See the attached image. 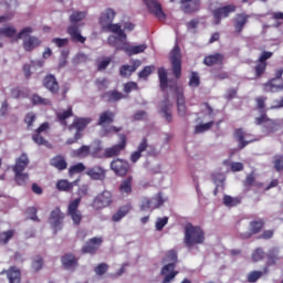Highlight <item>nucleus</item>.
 I'll return each mask as SVG.
<instances>
[{
	"label": "nucleus",
	"mask_w": 283,
	"mask_h": 283,
	"mask_svg": "<svg viewBox=\"0 0 283 283\" xmlns=\"http://www.w3.org/2000/svg\"><path fill=\"white\" fill-rule=\"evenodd\" d=\"M238 10L235 4H227L224 7H219L212 11V17L214 19V25H220L222 19H229L233 12Z\"/></svg>",
	"instance_id": "obj_7"
},
{
	"label": "nucleus",
	"mask_w": 283,
	"mask_h": 283,
	"mask_svg": "<svg viewBox=\"0 0 283 283\" xmlns=\"http://www.w3.org/2000/svg\"><path fill=\"white\" fill-rule=\"evenodd\" d=\"M222 61H224V55L214 53L205 56L203 65H207V67H213V65H222Z\"/></svg>",
	"instance_id": "obj_30"
},
{
	"label": "nucleus",
	"mask_w": 283,
	"mask_h": 283,
	"mask_svg": "<svg viewBox=\"0 0 283 283\" xmlns=\"http://www.w3.org/2000/svg\"><path fill=\"white\" fill-rule=\"evenodd\" d=\"M264 229V219H256L254 221L250 222V231L251 233H247L245 235H242L243 239H249L252 235H255L256 233H260Z\"/></svg>",
	"instance_id": "obj_31"
},
{
	"label": "nucleus",
	"mask_w": 283,
	"mask_h": 283,
	"mask_svg": "<svg viewBox=\"0 0 283 283\" xmlns=\"http://www.w3.org/2000/svg\"><path fill=\"white\" fill-rule=\"evenodd\" d=\"M81 206V198H76L75 200L71 201L67 207V216L71 217L73 223L78 227L81 224V220H83V213L78 210Z\"/></svg>",
	"instance_id": "obj_10"
},
{
	"label": "nucleus",
	"mask_w": 283,
	"mask_h": 283,
	"mask_svg": "<svg viewBox=\"0 0 283 283\" xmlns=\"http://www.w3.org/2000/svg\"><path fill=\"white\" fill-rule=\"evenodd\" d=\"M114 202V197L109 190H104L103 192L98 193L93 200V208L94 209H105L109 207Z\"/></svg>",
	"instance_id": "obj_9"
},
{
	"label": "nucleus",
	"mask_w": 283,
	"mask_h": 283,
	"mask_svg": "<svg viewBox=\"0 0 283 283\" xmlns=\"http://www.w3.org/2000/svg\"><path fill=\"white\" fill-rule=\"evenodd\" d=\"M132 211V206L130 203H126L122 207L118 208V210L112 216V221L113 222H120L122 218H125L127 213Z\"/></svg>",
	"instance_id": "obj_36"
},
{
	"label": "nucleus",
	"mask_w": 283,
	"mask_h": 283,
	"mask_svg": "<svg viewBox=\"0 0 283 283\" xmlns=\"http://www.w3.org/2000/svg\"><path fill=\"white\" fill-rule=\"evenodd\" d=\"M176 2V0H170V3ZM181 10L186 14H191V12H198L200 10V0H180Z\"/></svg>",
	"instance_id": "obj_17"
},
{
	"label": "nucleus",
	"mask_w": 283,
	"mask_h": 283,
	"mask_svg": "<svg viewBox=\"0 0 283 283\" xmlns=\"http://www.w3.org/2000/svg\"><path fill=\"white\" fill-rule=\"evenodd\" d=\"M31 102H32V105H43V106L52 105V101L45 97H41V95L39 94H33L31 96Z\"/></svg>",
	"instance_id": "obj_46"
},
{
	"label": "nucleus",
	"mask_w": 283,
	"mask_h": 283,
	"mask_svg": "<svg viewBox=\"0 0 283 283\" xmlns=\"http://www.w3.org/2000/svg\"><path fill=\"white\" fill-rule=\"evenodd\" d=\"M264 92H280L283 90V78H275L268 81L265 84H263Z\"/></svg>",
	"instance_id": "obj_24"
},
{
	"label": "nucleus",
	"mask_w": 283,
	"mask_h": 283,
	"mask_svg": "<svg viewBox=\"0 0 283 283\" xmlns=\"http://www.w3.org/2000/svg\"><path fill=\"white\" fill-rule=\"evenodd\" d=\"M67 34L73 43H85L87 41V38L81 34V29L76 24H71L67 28Z\"/></svg>",
	"instance_id": "obj_20"
},
{
	"label": "nucleus",
	"mask_w": 283,
	"mask_h": 283,
	"mask_svg": "<svg viewBox=\"0 0 283 283\" xmlns=\"http://www.w3.org/2000/svg\"><path fill=\"white\" fill-rule=\"evenodd\" d=\"M156 70V66H145L139 73L138 77L139 78H148L150 76L151 72Z\"/></svg>",
	"instance_id": "obj_62"
},
{
	"label": "nucleus",
	"mask_w": 283,
	"mask_h": 283,
	"mask_svg": "<svg viewBox=\"0 0 283 283\" xmlns=\"http://www.w3.org/2000/svg\"><path fill=\"white\" fill-rule=\"evenodd\" d=\"M138 67H140V61L135 62L133 65H122L119 69V74L123 78H127L128 76L134 74V72H136Z\"/></svg>",
	"instance_id": "obj_34"
},
{
	"label": "nucleus",
	"mask_w": 283,
	"mask_h": 283,
	"mask_svg": "<svg viewBox=\"0 0 283 283\" xmlns=\"http://www.w3.org/2000/svg\"><path fill=\"white\" fill-rule=\"evenodd\" d=\"M159 87L163 92L168 87L169 80L167 77V70L165 67L158 69Z\"/></svg>",
	"instance_id": "obj_40"
},
{
	"label": "nucleus",
	"mask_w": 283,
	"mask_h": 283,
	"mask_svg": "<svg viewBox=\"0 0 283 283\" xmlns=\"http://www.w3.org/2000/svg\"><path fill=\"white\" fill-rule=\"evenodd\" d=\"M115 118H116V114H114V112L104 111L99 114V117L97 119V125L99 127H104V125H112Z\"/></svg>",
	"instance_id": "obj_29"
},
{
	"label": "nucleus",
	"mask_w": 283,
	"mask_h": 283,
	"mask_svg": "<svg viewBox=\"0 0 283 283\" xmlns=\"http://www.w3.org/2000/svg\"><path fill=\"white\" fill-rule=\"evenodd\" d=\"M168 103V99H166V103L165 105L161 106V114L164 116V118H166L167 123H171V120H174V117L171 115V111L169 109V104Z\"/></svg>",
	"instance_id": "obj_52"
},
{
	"label": "nucleus",
	"mask_w": 283,
	"mask_h": 283,
	"mask_svg": "<svg viewBox=\"0 0 283 283\" xmlns=\"http://www.w3.org/2000/svg\"><path fill=\"white\" fill-rule=\"evenodd\" d=\"M63 220H65V214L61 211V208H55L51 211L49 222L54 230V233L63 229Z\"/></svg>",
	"instance_id": "obj_13"
},
{
	"label": "nucleus",
	"mask_w": 283,
	"mask_h": 283,
	"mask_svg": "<svg viewBox=\"0 0 283 283\" xmlns=\"http://www.w3.org/2000/svg\"><path fill=\"white\" fill-rule=\"evenodd\" d=\"M114 19H116V11L114 9H106L99 17V24L102 25V30L111 23H114Z\"/></svg>",
	"instance_id": "obj_25"
},
{
	"label": "nucleus",
	"mask_w": 283,
	"mask_h": 283,
	"mask_svg": "<svg viewBox=\"0 0 283 283\" xmlns=\"http://www.w3.org/2000/svg\"><path fill=\"white\" fill-rule=\"evenodd\" d=\"M146 8H148V12L154 14L158 21H166L167 14L163 11V6L158 0H144Z\"/></svg>",
	"instance_id": "obj_11"
},
{
	"label": "nucleus",
	"mask_w": 283,
	"mask_h": 283,
	"mask_svg": "<svg viewBox=\"0 0 283 283\" xmlns=\"http://www.w3.org/2000/svg\"><path fill=\"white\" fill-rule=\"evenodd\" d=\"M103 244V239L101 237H94L90 239L85 245L82 248V253H88L90 255H95V253L101 249Z\"/></svg>",
	"instance_id": "obj_16"
},
{
	"label": "nucleus",
	"mask_w": 283,
	"mask_h": 283,
	"mask_svg": "<svg viewBox=\"0 0 283 283\" xmlns=\"http://www.w3.org/2000/svg\"><path fill=\"white\" fill-rule=\"evenodd\" d=\"M102 98H104L106 103H116L122 101V98H125V95L118 91H107L103 93Z\"/></svg>",
	"instance_id": "obj_35"
},
{
	"label": "nucleus",
	"mask_w": 283,
	"mask_h": 283,
	"mask_svg": "<svg viewBox=\"0 0 283 283\" xmlns=\"http://www.w3.org/2000/svg\"><path fill=\"white\" fill-rule=\"evenodd\" d=\"M32 269H34L35 271H41V269H43V258L35 256L32 262Z\"/></svg>",
	"instance_id": "obj_64"
},
{
	"label": "nucleus",
	"mask_w": 283,
	"mask_h": 283,
	"mask_svg": "<svg viewBox=\"0 0 283 283\" xmlns=\"http://www.w3.org/2000/svg\"><path fill=\"white\" fill-rule=\"evenodd\" d=\"M42 85L48 90V92H50V94H53V96H56L61 90L59 81L53 74H46L42 81Z\"/></svg>",
	"instance_id": "obj_14"
},
{
	"label": "nucleus",
	"mask_w": 283,
	"mask_h": 283,
	"mask_svg": "<svg viewBox=\"0 0 283 283\" xmlns=\"http://www.w3.org/2000/svg\"><path fill=\"white\" fill-rule=\"evenodd\" d=\"M0 34L2 36H7L8 39H12V36H14V34H17V29L14 27L1 28Z\"/></svg>",
	"instance_id": "obj_56"
},
{
	"label": "nucleus",
	"mask_w": 283,
	"mask_h": 283,
	"mask_svg": "<svg viewBox=\"0 0 283 283\" xmlns=\"http://www.w3.org/2000/svg\"><path fill=\"white\" fill-rule=\"evenodd\" d=\"M91 156L93 158H98L101 160L105 159V150L103 149L102 146H97L93 149V151L91 153Z\"/></svg>",
	"instance_id": "obj_60"
},
{
	"label": "nucleus",
	"mask_w": 283,
	"mask_h": 283,
	"mask_svg": "<svg viewBox=\"0 0 283 283\" xmlns=\"http://www.w3.org/2000/svg\"><path fill=\"white\" fill-rule=\"evenodd\" d=\"M117 52H125L128 56H134L136 54H143L147 50L146 44H139V45H129L127 43V39L122 43V45H117L115 49Z\"/></svg>",
	"instance_id": "obj_12"
},
{
	"label": "nucleus",
	"mask_w": 283,
	"mask_h": 283,
	"mask_svg": "<svg viewBox=\"0 0 283 283\" xmlns=\"http://www.w3.org/2000/svg\"><path fill=\"white\" fill-rule=\"evenodd\" d=\"M14 238V230H7L0 233V244H8Z\"/></svg>",
	"instance_id": "obj_49"
},
{
	"label": "nucleus",
	"mask_w": 283,
	"mask_h": 283,
	"mask_svg": "<svg viewBox=\"0 0 283 283\" xmlns=\"http://www.w3.org/2000/svg\"><path fill=\"white\" fill-rule=\"evenodd\" d=\"M87 17V13L85 11H74L70 15V21L71 23H78V21H83Z\"/></svg>",
	"instance_id": "obj_50"
},
{
	"label": "nucleus",
	"mask_w": 283,
	"mask_h": 283,
	"mask_svg": "<svg viewBox=\"0 0 283 283\" xmlns=\"http://www.w3.org/2000/svg\"><path fill=\"white\" fill-rule=\"evenodd\" d=\"M214 122H208L206 124H200L195 127V134H203V132H209L213 127Z\"/></svg>",
	"instance_id": "obj_53"
},
{
	"label": "nucleus",
	"mask_w": 283,
	"mask_h": 283,
	"mask_svg": "<svg viewBox=\"0 0 283 283\" xmlns=\"http://www.w3.org/2000/svg\"><path fill=\"white\" fill-rule=\"evenodd\" d=\"M166 262H171L161 268L160 274L164 276L163 283H170L176 280V275H178V271H176V263L178 262V252L176 250H170L167 252Z\"/></svg>",
	"instance_id": "obj_2"
},
{
	"label": "nucleus",
	"mask_w": 283,
	"mask_h": 283,
	"mask_svg": "<svg viewBox=\"0 0 283 283\" xmlns=\"http://www.w3.org/2000/svg\"><path fill=\"white\" fill-rule=\"evenodd\" d=\"M147 147H149V142L147 140V137H144L142 142L139 143L137 150H135L130 155V161L138 163L140 158H143V151H147Z\"/></svg>",
	"instance_id": "obj_28"
},
{
	"label": "nucleus",
	"mask_w": 283,
	"mask_h": 283,
	"mask_svg": "<svg viewBox=\"0 0 283 283\" xmlns=\"http://www.w3.org/2000/svg\"><path fill=\"white\" fill-rule=\"evenodd\" d=\"M249 19H251V15H249L247 13L235 14V17L233 19V28H234V32H237V34H242V30H244V25H247V23H249Z\"/></svg>",
	"instance_id": "obj_18"
},
{
	"label": "nucleus",
	"mask_w": 283,
	"mask_h": 283,
	"mask_svg": "<svg viewBox=\"0 0 283 283\" xmlns=\"http://www.w3.org/2000/svg\"><path fill=\"white\" fill-rule=\"evenodd\" d=\"M169 61L174 76L180 78L182 76V53H180V45L176 44L170 51Z\"/></svg>",
	"instance_id": "obj_4"
},
{
	"label": "nucleus",
	"mask_w": 283,
	"mask_h": 283,
	"mask_svg": "<svg viewBox=\"0 0 283 283\" xmlns=\"http://www.w3.org/2000/svg\"><path fill=\"white\" fill-rule=\"evenodd\" d=\"M266 258L270 265L276 264L277 260H280V252L277 249L273 248L269 250Z\"/></svg>",
	"instance_id": "obj_48"
},
{
	"label": "nucleus",
	"mask_w": 283,
	"mask_h": 283,
	"mask_svg": "<svg viewBox=\"0 0 283 283\" xmlns=\"http://www.w3.org/2000/svg\"><path fill=\"white\" fill-rule=\"evenodd\" d=\"M61 263L64 269L67 271H74L78 266V259L73 253H65L61 258Z\"/></svg>",
	"instance_id": "obj_19"
},
{
	"label": "nucleus",
	"mask_w": 283,
	"mask_h": 283,
	"mask_svg": "<svg viewBox=\"0 0 283 283\" xmlns=\"http://www.w3.org/2000/svg\"><path fill=\"white\" fill-rule=\"evenodd\" d=\"M127 149V136L119 135V143L104 149V159L116 158Z\"/></svg>",
	"instance_id": "obj_5"
},
{
	"label": "nucleus",
	"mask_w": 283,
	"mask_h": 283,
	"mask_svg": "<svg viewBox=\"0 0 283 283\" xmlns=\"http://www.w3.org/2000/svg\"><path fill=\"white\" fill-rule=\"evenodd\" d=\"M1 274H7L9 283H21V270L17 268V265H12L8 270H3Z\"/></svg>",
	"instance_id": "obj_22"
},
{
	"label": "nucleus",
	"mask_w": 283,
	"mask_h": 283,
	"mask_svg": "<svg viewBox=\"0 0 283 283\" xmlns=\"http://www.w3.org/2000/svg\"><path fill=\"white\" fill-rule=\"evenodd\" d=\"M14 180L19 187H25L28 180H30V175L23 171H14Z\"/></svg>",
	"instance_id": "obj_41"
},
{
	"label": "nucleus",
	"mask_w": 283,
	"mask_h": 283,
	"mask_svg": "<svg viewBox=\"0 0 283 283\" xmlns=\"http://www.w3.org/2000/svg\"><path fill=\"white\" fill-rule=\"evenodd\" d=\"M273 56V52L271 51H263L260 57L256 61V64L254 66V76L255 78H262V75L266 72V67L269 63V59Z\"/></svg>",
	"instance_id": "obj_8"
},
{
	"label": "nucleus",
	"mask_w": 283,
	"mask_h": 283,
	"mask_svg": "<svg viewBox=\"0 0 283 283\" xmlns=\"http://www.w3.org/2000/svg\"><path fill=\"white\" fill-rule=\"evenodd\" d=\"M111 169L116 176H127L129 171V163L127 160L116 158L111 163Z\"/></svg>",
	"instance_id": "obj_15"
},
{
	"label": "nucleus",
	"mask_w": 283,
	"mask_h": 283,
	"mask_svg": "<svg viewBox=\"0 0 283 283\" xmlns=\"http://www.w3.org/2000/svg\"><path fill=\"white\" fill-rule=\"evenodd\" d=\"M30 165V159L25 153H22L20 157L15 160V165L13 166V171H25Z\"/></svg>",
	"instance_id": "obj_33"
},
{
	"label": "nucleus",
	"mask_w": 283,
	"mask_h": 283,
	"mask_svg": "<svg viewBox=\"0 0 283 283\" xmlns=\"http://www.w3.org/2000/svg\"><path fill=\"white\" fill-rule=\"evenodd\" d=\"M243 187L249 189L250 187H256L258 189H262L264 185L262 182H258L255 179V172H250L243 181Z\"/></svg>",
	"instance_id": "obj_37"
},
{
	"label": "nucleus",
	"mask_w": 283,
	"mask_h": 283,
	"mask_svg": "<svg viewBox=\"0 0 283 283\" xmlns=\"http://www.w3.org/2000/svg\"><path fill=\"white\" fill-rule=\"evenodd\" d=\"M189 86L190 87H199L200 86V76H198V73L192 72L190 80H189Z\"/></svg>",
	"instance_id": "obj_63"
},
{
	"label": "nucleus",
	"mask_w": 283,
	"mask_h": 283,
	"mask_svg": "<svg viewBox=\"0 0 283 283\" xmlns=\"http://www.w3.org/2000/svg\"><path fill=\"white\" fill-rule=\"evenodd\" d=\"M242 198L240 197H231L229 195L223 196V205L226 207H238V205H241Z\"/></svg>",
	"instance_id": "obj_44"
},
{
	"label": "nucleus",
	"mask_w": 283,
	"mask_h": 283,
	"mask_svg": "<svg viewBox=\"0 0 283 283\" xmlns=\"http://www.w3.org/2000/svg\"><path fill=\"white\" fill-rule=\"evenodd\" d=\"M273 166L275 171H283V155H275L273 157Z\"/></svg>",
	"instance_id": "obj_57"
},
{
	"label": "nucleus",
	"mask_w": 283,
	"mask_h": 283,
	"mask_svg": "<svg viewBox=\"0 0 283 283\" xmlns=\"http://www.w3.org/2000/svg\"><path fill=\"white\" fill-rule=\"evenodd\" d=\"M91 148L87 145H83L80 148L72 151L74 158H87L90 156Z\"/></svg>",
	"instance_id": "obj_45"
},
{
	"label": "nucleus",
	"mask_w": 283,
	"mask_h": 283,
	"mask_svg": "<svg viewBox=\"0 0 283 283\" xmlns=\"http://www.w3.org/2000/svg\"><path fill=\"white\" fill-rule=\"evenodd\" d=\"M266 101L268 97L266 96H258L255 98V109L260 113V116H262L263 114H266Z\"/></svg>",
	"instance_id": "obj_43"
},
{
	"label": "nucleus",
	"mask_w": 283,
	"mask_h": 283,
	"mask_svg": "<svg viewBox=\"0 0 283 283\" xmlns=\"http://www.w3.org/2000/svg\"><path fill=\"white\" fill-rule=\"evenodd\" d=\"M233 136H234L237 143H239L238 144L239 150L244 149V147H247V145H251V143H255V139H250V140L244 139V138H247V135H245L243 128H237L233 133Z\"/></svg>",
	"instance_id": "obj_21"
},
{
	"label": "nucleus",
	"mask_w": 283,
	"mask_h": 283,
	"mask_svg": "<svg viewBox=\"0 0 283 283\" xmlns=\"http://www.w3.org/2000/svg\"><path fill=\"white\" fill-rule=\"evenodd\" d=\"M184 242L188 249L196 244H205V230L200 226L186 224Z\"/></svg>",
	"instance_id": "obj_1"
},
{
	"label": "nucleus",
	"mask_w": 283,
	"mask_h": 283,
	"mask_svg": "<svg viewBox=\"0 0 283 283\" xmlns=\"http://www.w3.org/2000/svg\"><path fill=\"white\" fill-rule=\"evenodd\" d=\"M103 30L105 32H113V34H117L109 35L107 38L108 45H111V48H115V50L118 48V45H122L123 42L127 41V33H125V30H123L118 23H111Z\"/></svg>",
	"instance_id": "obj_3"
},
{
	"label": "nucleus",
	"mask_w": 283,
	"mask_h": 283,
	"mask_svg": "<svg viewBox=\"0 0 283 283\" xmlns=\"http://www.w3.org/2000/svg\"><path fill=\"white\" fill-rule=\"evenodd\" d=\"M41 39L34 35H29L23 40V49L25 52H33L36 48H41Z\"/></svg>",
	"instance_id": "obj_26"
},
{
	"label": "nucleus",
	"mask_w": 283,
	"mask_h": 283,
	"mask_svg": "<svg viewBox=\"0 0 283 283\" xmlns=\"http://www.w3.org/2000/svg\"><path fill=\"white\" fill-rule=\"evenodd\" d=\"M254 123L255 125H263V129L268 135L275 134V132H279L280 129V123L275 119H271L266 113L255 117Z\"/></svg>",
	"instance_id": "obj_6"
},
{
	"label": "nucleus",
	"mask_w": 283,
	"mask_h": 283,
	"mask_svg": "<svg viewBox=\"0 0 283 283\" xmlns=\"http://www.w3.org/2000/svg\"><path fill=\"white\" fill-rule=\"evenodd\" d=\"M72 116H74V111L72 109V106H69L66 111L56 113V118L59 123L64 125V127H67L66 118H72Z\"/></svg>",
	"instance_id": "obj_38"
},
{
	"label": "nucleus",
	"mask_w": 283,
	"mask_h": 283,
	"mask_svg": "<svg viewBox=\"0 0 283 283\" xmlns=\"http://www.w3.org/2000/svg\"><path fill=\"white\" fill-rule=\"evenodd\" d=\"M50 165L59 171H64V169H67V161L62 155H56L55 157L51 158Z\"/></svg>",
	"instance_id": "obj_32"
},
{
	"label": "nucleus",
	"mask_w": 283,
	"mask_h": 283,
	"mask_svg": "<svg viewBox=\"0 0 283 283\" xmlns=\"http://www.w3.org/2000/svg\"><path fill=\"white\" fill-rule=\"evenodd\" d=\"M134 178L133 177H127L124 179L119 186V192L123 193V196H129L132 192V182Z\"/></svg>",
	"instance_id": "obj_42"
},
{
	"label": "nucleus",
	"mask_w": 283,
	"mask_h": 283,
	"mask_svg": "<svg viewBox=\"0 0 283 283\" xmlns=\"http://www.w3.org/2000/svg\"><path fill=\"white\" fill-rule=\"evenodd\" d=\"M12 98H28V91H23L20 87L11 90Z\"/></svg>",
	"instance_id": "obj_58"
},
{
	"label": "nucleus",
	"mask_w": 283,
	"mask_h": 283,
	"mask_svg": "<svg viewBox=\"0 0 283 283\" xmlns=\"http://www.w3.org/2000/svg\"><path fill=\"white\" fill-rule=\"evenodd\" d=\"M85 171V165L83 163H78L69 168V175L74 176L76 174H83Z\"/></svg>",
	"instance_id": "obj_51"
},
{
	"label": "nucleus",
	"mask_w": 283,
	"mask_h": 283,
	"mask_svg": "<svg viewBox=\"0 0 283 283\" xmlns=\"http://www.w3.org/2000/svg\"><path fill=\"white\" fill-rule=\"evenodd\" d=\"M86 175H88L92 180H105V178H107V170L101 166H94L87 169Z\"/></svg>",
	"instance_id": "obj_23"
},
{
	"label": "nucleus",
	"mask_w": 283,
	"mask_h": 283,
	"mask_svg": "<svg viewBox=\"0 0 283 283\" xmlns=\"http://www.w3.org/2000/svg\"><path fill=\"white\" fill-rule=\"evenodd\" d=\"M56 188L59 191H72L74 189V184L67 181V179H61L56 182Z\"/></svg>",
	"instance_id": "obj_47"
},
{
	"label": "nucleus",
	"mask_w": 283,
	"mask_h": 283,
	"mask_svg": "<svg viewBox=\"0 0 283 283\" xmlns=\"http://www.w3.org/2000/svg\"><path fill=\"white\" fill-rule=\"evenodd\" d=\"M90 123H92L91 117H77L71 124L70 129H76L75 134H83V130L85 129V127H87V125H90Z\"/></svg>",
	"instance_id": "obj_27"
},
{
	"label": "nucleus",
	"mask_w": 283,
	"mask_h": 283,
	"mask_svg": "<svg viewBox=\"0 0 283 283\" xmlns=\"http://www.w3.org/2000/svg\"><path fill=\"white\" fill-rule=\"evenodd\" d=\"M266 253H264V250L262 248H258L252 253V260L253 262H260L261 260H264V256Z\"/></svg>",
	"instance_id": "obj_59"
},
{
	"label": "nucleus",
	"mask_w": 283,
	"mask_h": 283,
	"mask_svg": "<svg viewBox=\"0 0 283 283\" xmlns=\"http://www.w3.org/2000/svg\"><path fill=\"white\" fill-rule=\"evenodd\" d=\"M32 140L35 142L36 145H44V147H52L50 142L45 140V138L41 136V133H35L32 136Z\"/></svg>",
	"instance_id": "obj_55"
},
{
	"label": "nucleus",
	"mask_w": 283,
	"mask_h": 283,
	"mask_svg": "<svg viewBox=\"0 0 283 283\" xmlns=\"http://www.w3.org/2000/svg\"><path fill=\"white\" fill-rule=\"evenodd\" d=\"M177 112L181 117L187 116V105L185 102V94L182 93L177 95Z\"/></svg>",
	"instance_id": "obj_39"
},
{
	"label": "nucleus",
	"mask_w": 283,
	"mask_h": 283,
	"mask_svg": "<svg viewBox=\"0 0 283 283\" xmlns=\"http://www.w3.org/2000/svg\"><path fill=\"white\" fill-rule=\"evenodd\" d=\"M38 210L34 207H30L27 209V216L29 220H33V222H41V219L36 216Z\"/></svg>",
	"instance_id": "obj_61"
},
{
	"label": "nucleus",
	"mask_w": 283,
	"mask_h": 283,
	"mask_svg": "<svg viewBox=\"0 0 283 283\" xmlns=\"http://www.w3.org/2000/svg\"><path fill=\"white\" fill-rule=\"evenodd\" d=\"M109 271V264L107 263H99L94 268V273L98 276L105 275Z\"/></svg>",
	"instance_id": "obj_54"
}]
</instances>
